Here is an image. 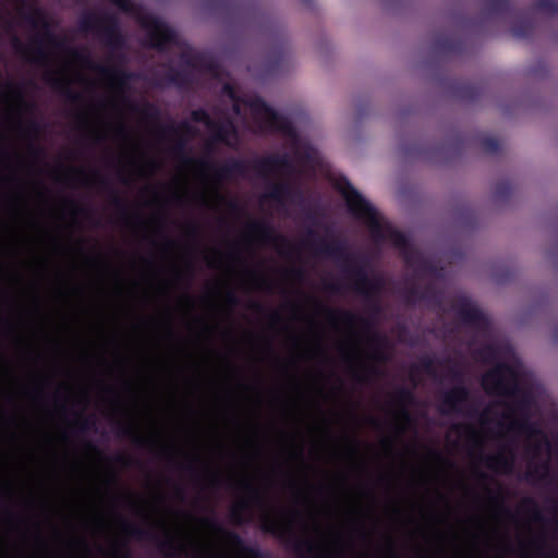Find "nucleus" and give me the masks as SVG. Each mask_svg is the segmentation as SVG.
<instances>
[{"label":"nucleus","instance_id":"1","mask_svg":"<svg viewBox=\"0 0 558 558\" xmlns=\"http://www.w3.org/2000/svg\"><path fill=\"white\" fill-rule=\"evenodd\" d=\"M101 82L109 93L105 107L93 121L97 136H113L121 141L122 160L135 173L149 174L157 166L154 153L134 133L129 131V120L134 109L124 98L123 77L111 71L101 73Z\"/></svg>","mask_w":558,"mask_h":558},{"label":"nucleus","instance_id":"2","mask_svg":"<svg viewBox=\"0 0 558 558\" xmlns=\"http://www.w3.org/2000/svg\"><path fill=\"white\" fill-rule=\"evenodd\" d=\"M180 551H193L204 558H252L238 541L208 519L184 517L168 532Z\"/></svg>","mask_w":558,"mask_h":558},{"label":"nucleus","instance_id":"3","mask_svg":"<svg viewBox=\"0 0 558 558\" xmlns=\"http://www.w3.org/2000/svg\"><path fill=\"white\" fill-rule=\"evenodd\" d=\"M208 172L204 165L196 161H187L180 169L170 186V196L175 199H184L193 194L194 187H204L207 184Z\"/></svg>","mask_w":558,"mask_h":558},{"label":"nucleus","instance_id":"4","mask_svg":"<svg viewBox=\"0 0 558 558\" xmlns=\"http://www.w3.org/2000/svg\"><path fill=\"white\" fill-rule=\"evenodd\" d=\"M337 187L356 216L366 219L371 225L378 223L376 211L372 205L345 179H341L337 183Z\"/></svg>","mask_w":558,"mask_h":558},{"label":"nucleus","instance_id":"5","mask_svg":"<svg viewBox=\"0 0 558 558\" xmlns=\"http://www.w3.org/2000/svg\"><path fill=\"white\" fill-rule=\"evenodd\" d=\"M242 107L247 111L252 118L260 124L263 129H272L278 126V118L276 113L259 100L244 101L236 104V111H241Z\"/></svg>","mask_w":558,"mask_h":558},{"label":"nucleus","instance_id":"6","mask_svg":"<svg viewBox=\"0 0 558 558\" xmlns=\"http://www.w3.org/2000/svg\"><path fill=\"white\" fill-rule=\"evenodd\" d=\"M513 379L514 373L512 371L499 367L485 375L483 385L488 392L506 393L508 391V381Z\"/></svg>","mask_w":558,"mask_h":558},{"label":"nucleus","instance_id":"7","mask_svg":"<svg viewBox=\"0 0 558 558\" xmlns=\"http://www.w3.org/2000/svg\"><path fill=\"white\" fill-rule=\"evenodd\" d=\"M82 61L76 56H72L61 68L59 77L60 83H70L82 80Z\"/></svg>","mask_w":558,"mask_h":558},{"label":"nucleus","instance_id":"8","mask_svg":"<svg viewBox=\"0 0 558 558\" xmlns=\"http://www.w3.org/2000/svg\"><path fill=\"white\" fill-rule=\"evenodd\" d=\"M3 108L9 117L19 114L22 108V98L16 88L9 87L3 94Z\"/></svg>","mask_w":558,"mask_h":558},{"label":"nucleus","instance_id":"9","mask_svg":"<svg viewBox=\"0 0 558 558\" xmlns=\"http://www.w3.org/2000/svg\"><path fill=\"white\" fill-rule=\"evenodd\" d=\"M498 424L501 429V433H508L509 430L514 428H518L520 430L522 429L523 433H526V427L519 423L518 414L512 410H509L507 414L502 416L501 421L498 422Z\"/></svg>","mask_w":558,"mask_h":558},{"label":"nucleus","instance_id":"10","mask_svg":"<svg viewBox=\"0 0 558 558\" xmlns=\"http://www.w3.org/2000/svg\"><path fill=\"white\" fill-rule=\"evenodd\" d=\"M147 28L149 29L150 34H151V40L154 44H161L162 40L166 39V35H165V29H163V26L157 22H154V24L151 25V28L149 26H147Z\"/></svg>","mask_w":558,"mask_h":558},{"label":"nucleus","instance_id":"11","mask_svg":"<svg viewBox=\"0 0 558 558\" xmlns=\"http://www.w3.org/2000/svg\"><path fill=\"white\" fill-rule=\"evenodd\" d=\"M530 444L535 442L537 445V450H547V441L544 437V435L539 433L531 434L530 436Z\"/></svg>","mask_w":558,"mask_h":558},{"label":"nucleus","instance_id":"12","mask_svg":"<svg viewBox=\"0 0 558 558\" xmlns=\"http://www.w3.org/2000/svg\"><path fill=\"white\" fill-rule=\"evenodd\" d=\"M490 465L498 472H506L509 469L507 459H494L492 460Z\"/></svg>","mask_w":558,"mask_h":558},{"label":"nucleus","instance_id":"13","mask_svg":"<svg viewBox=\"0 0 558 558\" xmlns=\"http://www.w3.org/2000/svg\"><path fill=\"white\" fill-rule=\"evenodd\" d=\"M199 198H201L204 203L208 204L209 206H216V205H217V204H216V199H211V198H210V196H208V195L204 194L203 192H202V194L199 195Z\"/></svg>","mask_w":558,"mask_h":558},{"label":"nucleus","instance_id":"14","mask_svg":"<svg viewBox=\"0 0 558 558\" xmlns=\"http://www.w3.org/2000/svg\"><path fill=\"white\" fill-rule=\"evenodd\" d=\"M218 136H219L221 140L226 141L228 144H231V143H232V141H231V138L229 137V135H228V134H226V133H223V132H218Z\"/></svg>","mask_w":558,"mask_h":558},{"label":"nucleus","instance_id":"15","mask_svg":"<svg viewBox=\"0 0 558 558\" xmlns=\"http://www.w3.org/2000/svg\"><path fill=\"white\" fill-rule=\"evenodd\" d=\"M119 5L125 8L126 3L123 0H114Z\"/></svg>","mask_w":558,"mask_h":558},{"label":"nucleus","instance_id":"16","mask_svg":"<svg viewBox=\"0 0 558 558\" xmlns=\"http://www.w3.org/2000/svg\"><path fill=\"white\" fill-rule=\"evenodd\" d=\"M210 193L213 194L211 195L213 198H217L218 199L220 197L216 191H211Z\"/></svg>","mask_w":558,"mask_h":558},{"label":"nucleus","instance_id":"17","mask_svg":"<svg viewBox=\"0 0 558 558\" xmlns=\"http://www.w3.org/2000/svg\"><path fill=\"white\" fill-rule=\"evenodd\" d=\"M199 117L205 120V123H207V117L205 113H201Z\"/></svg>","mask_w":558,"mask_h":558}]
</instances>
